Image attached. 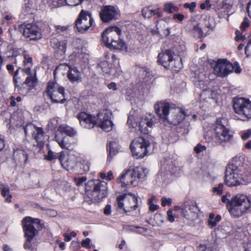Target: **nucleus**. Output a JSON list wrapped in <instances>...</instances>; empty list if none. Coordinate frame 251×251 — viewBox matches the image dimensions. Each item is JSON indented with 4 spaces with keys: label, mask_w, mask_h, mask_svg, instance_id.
<instances>
[{
    "label": "nucleus",
    "mask_w": 251,
    "mask_h": 251,
    "mask_svg": "<svg viewBox=\"0 0 251 251\" xmlns=\"http://www.w3.org/2000/svg\"><path fill=\"white\" fill-rule=\"evenodd\" d=\"M232 5L226 3H222L218 5L217 7L218 13L219 17L221 18L224 17L226 15H229V12L232 9Z\"/></svg>",
    "instance_id": "32"
},
{
    "label": "nucleus",
    "mask_w": 251,
    "mask_h": 251,
    "mask_svg": "<svg viewBox=\"0 0 251 251\" xmlns=\"http://www.w3.org/2000/svg\"><path fill=\"white\" fill-rule=\"evenodd\" d=\"M194 81L196 85L201 87V86L204 85H207L209 83V78L206 76V72L204 71H197L195 73V78Z\"/></svg>",
    "instance_id": "25"
},
{
    "label": "nucleus",
    "mask_w": 251,
    "mask_h": 251,
    "mask_svg": "<svg viewBox=\"0 0 251 251\" xmlns=\"http://www.w3.org/2000/svg\"><path fill=\"white\" fill-rule=\"evenodd\" d=\"M0 189L1 192V195L3 197H5V201L9 202L11 201L12 196L9 193L10 188L8 185H4L0 183Z\"/></svg>",
    "instance_id": "34"
},
{
    "label": "nucleus",
    "mask_w": 251,
    "mask_h": 251,
    "mask_svg": "<svg viewBox=\"0 0 251 251\" xmlns=\"http://www.w3.org/2000/svg\"><path fill=\"white\" fill-rule=\"evenodd\" d=\"M90 162L86 160H83L82 162L80 165V169H82L81 173H84L87 172L90 169Z\"/></svg>",
    "instance_id": "44"
},
{
    "label": "nucleus",
    "mask_w": 251,
    "mask_h": 251,
    "mask_svg": "<svg viewBox=\"0 0 251 251\" xmlns=\"http://www.w3.org/2000/svg\"><path fill=\"white\" fill-rule=\"evenodd\" d=\"M76 235V233L75 231H72L70 234H68L67 233H64L63 234V236L64 237V240L66 242H69L71 239L72 237H75Z\"/></svg>",
    "instance_id": "50"
},
{
    "label": "nucleus",
    "mask_w": 251,
    "mask_h": 251,
    "mask_svg": "<svg viewBox=\"0 0 251 251\" xmlns=\"http://www.w3.org/2000/svg\"><path fill=\"white\" fill-rule=\"evenodd\" d=\"M110 68V65L106 61L101 62L98 65V69H100L104 74H107Z\"/></svg>",
    "instance_id": "39"
},
{
    "label": "nucleus",
    "mask_w": 251,
    "mask_h": 251,
    "mask_svg": "<svg viewBox=\"0 0 251 251\" xmlns=\"http://www.w3.org/2000/svg\"><path fill=\"white\" fill-rule=\"evenodd\" d=\"M121 30L117 26H111L105 29L102 34V41L107 46L114 50L126 51V44L120 38Z\"/></svg>",
    "instance_id": "4"
},
{
    "label": "nucleus",
    "mask_w": 251,
    "mask_h": 251,
    "mask_svg": "<svg viewBox=\"0 0 251 251\" xmlns=\"http://www.w3.org/2000/svg\"><path fill=\"white\" fill-rule=\"evenodd\" d=\"M55 140L61 148L66 150H71L72 148V145L70 143L69 138L68 137H62L59 133H56Z\"/></svg>",
    "instance_id": "29"
},
{
    "label": "nucleus",
    "mask_w": 251,
    "mask_h": 251,
    "mask_svg": "<svg viewBox=\"0 0 251 251\" xmlns=\"http://www.w3.org/2000/svg\"><path fill=\"white\" fill-rule=\"evenodd\" d=\"M249 26V23L248 19L247 18H245L244 21L242 22L240 28L242 31H244L245 29Z\"/></svg>",
    "instance_id": "56"
},
{
    "label": "nucleus",
    "mask_w": 251,
    "mask_h": 251,
    "mask_svg": "<svg viewBox=\"0 0 251 251\" xmlns=\"http://www.w3.org/2000/svg\"><path fill=\"white\" fill-rule=\"evenodd\" d=\"M59 160L62 166L67 170L73 169L75 166L74 157L69 156L67 153L61 151L59 156Z\"/></svg>",
    "instance_id": "22"
},
{
    "label": "nucleus",
    "mask_w": 251,
    "mask_h": 251,
    "mask_svg": "<svg viewBox=\"0 0 251 251\" xmlns=\"http://www.w3.org/2000/svg\"><path fill=\"white\" fill-rule=\"evenodd\" d=\"M23 56L24 58V60L23 61L24 65H26V63H29L31 65V66H32V59L31 57H29L27 54V52L25 51L23 52Z\"/></svg>",
    "instance_id": "46"
},
{
    "label": "nucleus",
    "mask_w": 251,
    "mask_h": 251,
    "mask_svg": "<svg viewBox=\"0 0 251 251\" xmlns=\"http://www.w3.org/2000/svg\"><path fill=\"white\" fill-rule=\"evenodd\" d=\"M24 130L26 135L31 134L33 139L38 143L43 144L44 142L45 133L42 127L30 123L26 125Z\"/></svg>",
    "instance_id": "18"
},
{
    "label": "nucleus",
    "mask_w": 251,
    "mask_h": 251,
    "mask_svg": "<svg viewBox=\"0 0 251 251\" xmlns=\"http://www.w3.org/2000/svg\"><path fill=\"white\" fill-rule=\"evenodd\" d=\"M57 131V133H59L62 136L63 134L72 136L76 133V132L72 127L65 125H61L58 128Z\"/></svg>",
    "instance_id": "33"
},
{
    "label": "nucleus",
    "mask_w": 251,
    "mask_h": 251,
    "mask_svg": "<svg viewBox=\"0 0 251 251\" xmlns=\"http://www.w3.org/2000/svg\"><path fill=\"white\" fill-rule=\"evenodd\" d=\"M137 198L133 194L128 193L117 198L118 208L123 209L125 213L132 211L138 207Z\"/></svg>",
    "instance_id": "10"
},
{
    "label": "nucleus",
    "mask_w": 251,
    "mask_h": 251,
    "mask_svg": "<svg viewBox=\"0 0 251 251\" xmlns=\"http://www.w3.org/2000/svg\"><path fill=\"white\" fill-rule=\"evenodd\" d=\"M149 204H150V210L152 212L157 210L158 208H159V206L157 205L153 204L151 201H149Z\"/></svg>",
    "instance_id": "63"
},
{
    "label": "nucleus",
    "mask_w": 251,
    "mask_h": 251,
    "mask_svg": "<svg viewBox=\"0 0 251 251\" xmlns=\"http://www.w3.org/2000/svg\"><path fill=\"white\" fill-rule=\"evenodd\" d=\"M207 85H204L200 87L202 89V92L201 94V97L204 100L206 99L213 98V92L209 89H207Z\"/></svg>",
    "instance_id": "36"
},
{
    "label": "nucleus",
    "mask_w": 251,
    "mask_h": 251,
    "mask_svg": "<svg viewBox=\"0 0 251 251\" xmlns=\"http://www.w3.org/2000/svg\"><path fill=\"white\" fill-rule=\"evenodd\" d=\"M81 126L85 128L91 129L97 125L96 118L87 112H81L76 115Z\"/></svg>",
    "instance_id": "20"
},
{
    "label": "nucleus",
    "mask_w": 251,
    "mask_h": 251,
    "mask_svg": "<svg viewBox=\"0 0 251 251\" xmlns=\"http://www.w3.org/2000/svg\"><path fill=\"white\" fill-rule=\"evenodd\" d=\"M40 222V219L31 217H26L23 220V229L26 238V242L24 244L25 250H32L33 249V239L42 228Z\"/></svg>",
    "instance_id": "3"
},
{
    "label": "nucleus",
    "mask_w": 251,
    "mask_h": 251,
    "mask_svg": "<svg viewBox=\"0 0 251 251\" xmlns=\"http://www.w3.org/2000/svg\"><path fill=\"white\" fill-rule=\"evenodd\" d=\"M100 16L103 23H108L117 20L119 16V13L116 7L111 5H106L101 7Z\"/></svg>",
    "instance_id": "16"
},
{
    "label": "nucleus",
    "mask_w": 251,
    "mask_h": 251,
    "mask_svg": "<svg viewBox=\"0 0 251 251\" xmlns=\"http://www.w3.org/2000/svg\"><path fill=\"white\" fill-rule=\"evenodd\" d=\"M223 186L224 184L223 183H220L218 187H215L213 188V192L218 195H221L223 191Z\"/></svg>",
    "instance_id": "48"
},
{
    "label": "nucleus",
    "mask_w": 251,
    "mask_h": 251,
    "mask_svg": "<svg viewBox=\"0 0 251 251\" xmlns=\"http://www.w3.org/2000/svg\"><path fill=\"white\" fill-rule=\"evenodd\" d=\"M46 93L53 102L63 103L66 100L64 88L56 82L48 83Z\"/></svg>",
    "instance_id": "8"
},
{
    "label": "nucleus",
    "mask_w": 251,
    "mask_h": 251,
    "mask_svg": "<svg viewBox=\"0 0 251 251\" xmlns=\"http://www.w3.org/2000/svg\"><path fill=\"white\" fill-rule=\"evenodd\" d=\"M118 182L121 183L123 187L127 185L135 186L137 184L135 176L131 170H127L122 174L118 179Z\"/></svg>",
    "instance_id": "21"
},
{
    "label": "nucleus",
    "mask_w": 251,
    "mask_h": 251,
    "mask_svg": "<svg viewBox=\"0 0 251 251\" xmlns=\"http://www.w3.org/2000/svg\"><path fill=\"white\" fill-rule=\"evenodd\" d=\"M233 69V65L226 60H218L214 68V72L216 75L224 77L232 73Z\"/></svg>",
    "instance_id": "15"
},
{
    "label": "nucleus",
    "mask_w": 251,
    "mask_h": 251,
    "mask_svg": "<svg viewBox=\"0 0 251 251\" xmlns=\"http://www.w3.org/2000/svg\"><path fill=\"white\" fill-rule=\"evenodd\" d=\"M57 5L61 6L65 4L70 6H75L81 2L82 0H56Z\"/></svg>",
    "instance_id": "37"
},
{
    "label": "nucleus",
    "mask_w": 251,
    "mask_h": 251,
    "mask_svg": "<svg viewBox=\"0 0 251 251\" xmlns=\"http://www.w3.org/2000/svg\"><path fill=\"white\" fill-rule=\"evenodd\" d=\"M112 145L113 143L112 142H110L107 148V151L109 152L107 159L109 161H110L112 159V157L117 153V150L113 148Z\"/></svg>",
    "instance_id": "42"
},
{
    "label": "nucleus",
    "mask_w": 251,
    "mask_h": 251,
    "mask_svg": "<svg viewBox=\"0 0 251 251\" xmlns=\"http://www.w3.org/2000/svg\"><path fill=\"white\" fill-rule=\"evenodd\" d=\"M251 207V202L244 195L238 194L231 200L229 212L234 218H238L243 215Z\"/></svg>",
    "instance_id": "5"
},
{
    "label": "nucleus",
    "mask_w": 251,
    "mask_h": 251,
    "mask_svg": "<svg viewBox=\"0 0 251 251\" xmlns=\"http://www.w3.org/2000/svg\"><path fill=\"white\" fill-rule=\"evenodd\" d=\"M211 7L209 0H206L203 3L200 4V8L201 9H209Z\"/></svg>",
    "instance_id": "54"
},
{
    "label": "nucleus",
    "mask_w": 251,
    "mask_h": 251,
    "mask_svg": "<svg viewBox=\"0 0 251 251\" xmlns=\"http://www.w3.org/2000/svg\"><path fill=\"white\" fill-rule=\"evenodd\" d=\"M13 156L15 160L20 162H23L25 164L26 163L28 159L27 154L24 150L21 149L15 150Z\"/></svg>",
    "instance_id": "30"
},
{
    "label": "nucleus",
    "mask_w": 251,
    "mask_h": 251,
    "mask_svg": "<svg viewBox=\"0 0 251 251\" xmlns=\"http://www.w3.org/2000/svg\"><path fill=\"white\" fill-rule=\"evenodd\" d=\"M104 214L106 215H109L111 213V206L107 205L104 208Z\"/></svg>",
    "instance_id": "64"
},
{
    "label": "nucleus",
    "mask_w": 251,
    "mask_h": 251,
    "mask_svg": "<svg viewBox=\"0 0 251 251\" xmlns=\"http://www.w3.org/2000/svg\"><path fill=\"white\" fill-rule=\"evenodd\" d=\"M196 6V3L192 2L190 3H186L184 4V7L185 8H189L191 12H193Z\"/></svg>",
    "instance_id": "53"
},
{
    "label": "nucleus",
    "mask_w": 251,
    "mask_h": 251,
    "mask_svg": "<svg viewBox=\"0 0 251 251\" xmlns=\"http://www.w3.org/2000/svg\"><path fill=\"white\" fill-rule=\"evenodd\" d=\"M173 60L172 51L170 50H166L164 52L159 53L158 55V62L166 69L170 68L171 63H173Z\"/></svg>",
    "instance_id": "23"
},
{
    "label": "nucleus",
    "mask_w": 251,
    "mask_h": 251,
    "mask_svg": "<svg viewBox=\"0 0 251 251\" xmlns=\"http://www.w3.org/2000/svg\"><path fill=\"white\" fill-rule=\"evenodd\" d=\"M127 124L132 127H136L137 125V123L135 122L134 116L132 115L128 116Z\"/></svg>",
    "instance_id": "49"
},
{
    "label": "nucleus",
    "mask_w": 251,
    "mask_h": 251,
    "mask_svg": "<svg viewBox=\"0 0 251 251\" xmlns=\"http://www.w3.org/2000/svg\"><path fill=\"white\" fill-rule=\"evenodd\" d=\"M245 53L248 56L251 55V40H249L245 47Z\"/></svg>",
    "instance_id": "59"
},
{
    "label": "nucleus",
    "mask_w": 251,
    "mask_h": 251,
    "mask_svg": "<svg viewBox=\"0 0 251 251\" xmlns=\"http://www.w3.org/2000/svg\"><path fill=\"white\" fill-rule=\"evenodd\" d=\"M46 158L48 160L51 161L54 159H56L57 156L53 154V152L52 151H49L48 155L46 156Z\"/></svg>",
    "instance_id": "61"
},
{
    "label": "nucleus",
    "mask_w": 251,
    "mask_h": 251,
    "mask_svg": "<svg viewBox=\"0 0 251 251\" xmlns=\"http://www.w3.org/2000/svg\"><path fill=\"white\" fill-rule=\"evenodd\" d=\"M78 32L84 33L94 26V20L90 12L82 10L75 22Z\"/></svg>",
    "instance_id": "9"
},
{
    "label": "nucleus",
    "mask_w": 251,
    "mask_h": 251,
    "mask_svg": "<svg viewBox=\"0 0 251 251\" xmlns=\"http://www.w3.org/2000/svg\"><path fill=\"white\" fill-rule=\"evenodd\" d=\"M121 72V70L119 68L112 67V65L110 64V68L107 73V74H109L114 77H117L120 75Z\"/></svg>",
    "instance_id": "43"
},
{
    "label": "nucleus",
    "mask_w": 251,
    "mask_h": 251,
    "mask_svg": "<svg viewBox=\"0 0 251 251\" xmlns=\"http://www.w3.org/2000/svg\"><path fill=\"white\" fill-rule=\"evenodd\" d=\"M86 180L87 177L86 176H81L75 177L74 178L75 184L78 186L82 185L83 183L86 181Z\"/></svg>",
    "instance_id": "47"
},
{
    "label": "nucleus",
    "mask_w": 251,
    "mask_h": 251,
    "mask_svg": "<svg viewBox=\"0 0 251 251\" xmlns=\"http://www.w3.org/2000/svg\"><path fill=\"white\" fill-rule=\"evenodd\" d=\"M55 30L58 33H61L68 30V26L55 25Z\"/></svg>",
    "instance_id": "51"
},
{
    "label": "nucleus",
    "mask_w": 251,
    "mask_h": 251,
    "mask_svg": "<svg viewBox=\"0 0 251 251\" xmlns=\"http://www.w3.org/2000/svg\"><path fill=\"white\" fill-rule=\"evenodd\" d=\"M111 115L112 113L109 110L103 109L100 111L97 114V126L105 131H111L113 126V124L111 120Z\"/></svg>",
    "instance_id": "11"
},
{
    "label": "nucleus",
    "mask_w": 251,
    "mask_h": 251,
    "mask_svg": "<svg viewBox=\"0 0 251 251\" xmlns=\"http://www.w3.org/2000/svg\"><path fill=\"white\" fill-rule=\"evenodd\" d=\"M150 141L145 137H140L135 139L130 144V150L133 155L136 158L144 157L148 152Z\"/></svg>",
    "instance_id": "7"
},
{
    "label": "nucleus",
    "mask_w": 251,
    "mask_h": 251,
    "mask_svg": "<svg viewBox=\"0 0 251 251\" xmlns=\"http://www.w3.org/2000/svg\"><path fill=\"white\" fill-rule=\"evenodd\" d=\"M206 150V147L204 146H202L200 144H198L195 148L194 151L197 153H199L201 152Z\"/></svg>",
    "instance_id": "57"
},
{
    "label": "nucleus",
    "mask_w": 251,
    "mask_h": 251,
    "mask_svg": "<svg viewBox=\"0 0 251 251\" xmlns=\"http://www.w3.org/2000/svg\"><path fill=\"white\" fill-rule=\"evenodd\" d=\"M155 10L150 9L149 7H145L142 10V15L145 18H150L155 15Z\"/></svg>",
    "instance_id": "40"
},
{
    "label": "nucleus",
    "mask_w": 251,
    "mask_h": 251,
    "mask_svg": "<svg viewBox=\"0 0 251 251\" xmlns=\"http://www.w3.org/2000/svg\"><path fill=\"white\" fill-rule=\"evenodd\" d=\"M51 43L56 50V52L60 55L65 53L67 44L66 40L59 41L57 39L53 38L51 39Z\"/></svg>",
    "instance_id": "26"
},
{
    "label": "nucleus",
    "mask_w": 251,
    "mask_h": 251,
    "mask_svg": "<svg viewBox=\"0 0 251 251\" xmlns=\"http://www.w3.org/2000/svg\"><path fill=\"white\" fill-rule=\"evenodd\" d=\"M251 182V165L229 164L226 168L225 182L229 186L246 184Z\"/></svg>",
    "instance_id": "1"
},
{
    "label": "nucleus",
    "mask_w": 251,
    "mask_h": 251,
    "mask_svg": "<svg viewBox=\"0 0 251 251\" xmlns=\"http://www.w3.org/2000/svg\"><path fill=\"white\" fill-rule=\"evenodd\" d=\"M213 130L215 140L219 143L228 141L231 137L228 129L223 125L221 119H217L214 125Z\"/></svg>",
    "instance_id": "12"
},
{
    "label": "nucleus",
    "mask_w": 251,
    "mask_h": 251,
    "mask_svg": "<svg viewBox=\"0 0 251 251\" xmlns=\"http://www.w3.org/2000/svg\"><path fill=\"white\" fill-rule=\"evenodd\" d=\"M81 43V39L79 38H75L73 39L72 41V45L76 48H78V45L80 44Z\"/></svg>",
    "instance_id": "60"
},
{
    "label": "nucleus",
    "mask_w": 251,
    "mask_h": 251,
    "mask_svg": "<svg viewBox=\"0 0 251 251\" xmlns=\"http://www.w3.org/2000/svg\"><path fill=\"white\" fill-rule=\"evenodd\" d=\"M213 22V19L210 17H205L200 22H202L203 27L208 28L209 29H212L214 27V25L211 24V22Z\"/></svg>",
    "instance_id": "41"
},
{
    "label": "nucleus",
    "mask_w": 251,
    "mask_h": 251,
    "mask_svg": "<svg viewBox=\"0 0 251 251\" xmlns=\"http://www.w3.org/2000/svg\"><path fill=\"white\" fill-rule=\"evenodd\" d=\"M68 69L67 77L73 83H78L81 80V73L77 68L67 64H62L58 66L54 71V74L58 70Z\"/></svg>",
    "instance_id": "14"
},
{
    "label": "nucleus",
    "mask_w": 251,
    "mask_h": 251,
    "mask_svg": "<svg viewBox=\"0 0 251 251\" xmlns=\"http://www.w3.org/2000/svg\"><path fill=\"white\" fill-rule=\"evenodd\" d=\"M233 108L239 119L245 121L251 119V101L249 100L243 98H235Z\"/></svg>",
    "instance_id": "6"
},
{
    "label": "nucleus",
    "mask_w": 251,
    "mask_h": 251,
    "mask_svg": "<svg viewBox=\"0 0 251 251\" xmlns=\"http://www.w3.org/2000/svg\"><path fill=\"white\" fill-rule=\"evenodd\" d=\"M140 77L145 83H150L152 77V73L150 70L146 67L138 68Z\"/></svg>",
    "instance_id": "28"
},
{
    "label": "nucleus",
    "mask_w": 251,
    "mask_h": 251,
    "mask_svg": "<svg viewBox=\"0 0 251 251\" xmlns=\"http://www.w3.org/2000/svg\"><path fill=\"white\" fill-rule=\"evenodd\" d=\"M167 216L168 220L170 222L174 221L175 216L173 214L172 210H169L167 211Z\"/></svg>",
    "instance_id": "62"
},
{
    "label": "nucleus",
    "mask_w": 251,
    "mask_h": 251,
    "mask_svg": "<svg viewBox=\"0 0 251 251\" xmlns=\"http://www.w3.org/2000/svg\"><path fill=\"white\" fill-rule=\"evenodd\" d=\"M251 136V129H248L245 131H244L241 135V138L243 140H246L248 138H249Z\"/></svg>",
    "instance_id": "55"
},
{
    "label": "nucleus",
    "mask_w": 251,
    "mask_h": 251,
    "mask_svg": "<svg viewBox=\"0 0 251 251\" xmlns=\"http://www.w3.org/2000/svg\"><path fill=\"white\" fill-rule=\"evenodd\" d=\"M178 10V7L175 5L172 2L166 3L164 7V11L168 13H172Z\"/></svg>",
    "instance_id": "38"
},
{
    "label": "nucleus",
    "mask_w": 251,
    "mask_h": 251,
    "mask_svg": "<svg viewBox=\"0 0 251 251\" xmlns=\"http://www.w3.org/2000/svg\"><path fill=\"white\" fill-rule=\"evenodd\" d=\"M203 29L202 22H199L190 25L188 31L194 37L201 38L205 36L203 33Z\"/></svg>",
    "instance_id": "24"
},
{
    "label": "nucleus",
    "mask_w": 251,
    "mask_h": 251,
    "mask_svg": "<svg viewBox=\"0 0 251 251\" xmlns=\"http://www.w3.org/2000/svg\"><path fill=\"white\" fill-rule=\"evenodd\" d=\"M153 125V122L149 119H143L139 124V129L140 131L144 134H147Z\"/></svg>",
    "instance_id": "31"
},
{
    "label": "nucleus",
    "mask_w": 251,
    "mask_h": 251,
    "mask_svg": "<svg viewBox=\"0 0 251 251\" xmlns=\"http://www.w3.org/2000/svg\"><path fill=\"white\" fill-rule=\"evenodd\" d=\"M20 28L23 29V35L31 40H36L41 37L39 28L35 24L30 23L22 25Z\"/></svg>",
    "instance_id": "17"
},
{
    "label": "nucleus",
    "mask_w": 251,
    "mask_h": 251,
    "mask_svg": "<svg viewBox=\"0 0 251 251\" xmlns=\"http://www.w3.org/2000/svg\"><path fill=\"white\" fill-rule=\"evenodd\" d=\"M181 67L182 64L179 60L176 61L173 60V63H171V66H170V68L175 72H178Z\"/></svg>",
    "instance_id": "45"
},
{
    "label": "nucleus",
    "mask_w": 251,
    "mask_h": 251,
    "mask_svg": "<svg viewBox=\"0 0 251 251\" xmlns=\"http://www.w3.org/2000/svg\"><path fill=\"white\" fill-rule=\"evenodd\" d=\"M221 220L220 215H218L216 217L215 215L211 213L209 215V219L208 220V224L209 226L213 228L217 225V224Z\"/></svg>",
    "instance_id": "35"
},
{
    "label": "nucleus",
    "mask_w": 251,
    "mask_h": 251,
    "mask_svg": "<svg viewBox=\"0 0 251 251\" xmlns=\"http://www.w3.org/2000/svg\"><path fill=\"white\" fill-rule=\"evenodd\" d=\"M107 195V185L104 181H97L91 192V199L96 201H101Z\"/></svg>",
    "instance_id": "13"
},
{
    "label": "nucleus",
    "mask_w": 251,
    "mask_h": 251,
    "mask_svg": "<svg viewBox=\"0 0 251 251\" xmlns=\"http://www.w3.org/2000/svg\"><path fill=\"white\" fill-rule=\"evenodd\" d=\"M91 240L89 238H87L85 240H83L81 242V246L83 247H85L87 249H90L91 247L90 245Z\"/></svg>",
    "instance_id": "58"
},
{
    "label": "nucleus",
    "mask_w": 251,
    "mask_h": 251,
    "mask_svg": "<svg viewBox=\"0 0 251 251\" xmlns=\"http://www.w3.org/2000/svg\"><path fill=\"white\" fill-rule=\"evenodd\" d=\"M131 171L137 182V180L144 179L148 174V170L141 166L136 167Z\"/></svg>",
    "instance_id": "27"
},
{
    "label": "nucleus",
    "mask_w": 251,
    "mask_h": 251,
    "mask_svg": "<svg viewBox=\"0 0 251 251\" xmlns=\"http://www.w3.org/2000/svg\"><path fill=\"white\" fill-rule=\"evenodd\" d=\"M154 109L160 118L173 125H177L183 120L185 116L180 108H173L168 102L159 101L154 105Z\"/></svg>",
    "instance_id": "2"
},
{
    "label": "nucleus",
    "mask_w": 251,
    "mask_h": 251,
    "mask_svg": "<svg viewBox=\"0 0 251 251\" xmlns=\"http://www.w3.org/2000/svg\"><path fill=\"white\" fill-rule=\"evenodd\" d=\"M199 209L196 204L190 202L185 204L182 209L181 214L187 220L194 221L198 218Z\"/></svg>",
    "instance_id": "19"
},
{
    "label": "nucleus",
    "mask_w": 251,
    "mask_h": 251,
    "mask_svg": "<svg viewBox=\"0 0 251 251\" xmlns=\"http://www.w3.org/2000/svg\"><path fill=\"white\" fill-rule=\"evenodd\" d=\"M162 205L165 206L166 205H171L172 203V200L171 198H166L163 197L161 199Z\"/></svg>",
    "instance_id": "52"
}]
</instances>
